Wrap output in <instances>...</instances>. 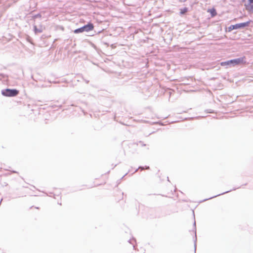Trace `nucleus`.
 <instances>
[{
  "mask_svg": "<svg viewBox=\"0 0 253 253\" xmlns=\"http://www.w3.org/2000/svg\"><path fill=\"white\" fill-rule=\"evenodd\" d=\"M19 93V91L15 89H6L2 91V94L5 96H15Z\"/></svg>",
  "mask_w": 253,
  "mask_h": 253,
  "instance_id": "1",
  "label": "nucleus"
},
{
  "mask_svg": "<svg viewBox=\"0 0 253 253\" xmlns=\"http://www.w3.org/2000/svg\"><path fill=\"white\" fill-rule=\"evenodd\" d=\"M230 62L233 66H236L241 64H245L246 63L245 57L233 60H230Z\"/></svg>",
  "mask_w": 253,
  "mask_h": 253,
  "instance_id": "2",
  "label": "nucleus"
},
{
  "mask_svg": "<svg viewBox=\"0 0 253 253\" xmlns=\"http://www.w3.org/2000/svg\"><path fill=\"white\" fill-rule=\"evenodd\" d=\"M252 21L250 20L246 22L240 23L236 24L235 25V29H243L249 26L250 24L252 23Z\"/></svg>",
  "mask_w": 253,
  "mask_h": 253,
  "instance_id": "3",
  "label": "nucleus"
},
{
  "mask_svg": "<svg viewBox=\"0 0 253 253\" xmlns=\"http://www.w3.org/2000/svg\"><path fill=\"white\" fill-rule=\"evenodd\" d=\"M246 9L250 13H253V0H248L245 4Z\"/></svg>",
  "mask_w": 253,
  "mask_h": 253,
  "instance_id": "4",
  "label": "nucleus"
},
{
  "mask_svg": "<svg viewBox=\"0 0 253 253\" xmlns=\"http://www.w3.org/2000/svg\"><path fill=\"white\" fill-rule=\"evenodd\" d=\"M84 32H89L94 29V26L93 24L88 23L87 25H85L82 27Z\"/></svg>",
  "mask_w": 253,
  "mask_h": 253,
  "instance_id": "5",
  "label": "nucleus"
},
{
  "mask_svg": "<svg viewBox=\"0 0 253 253\" xmlns=\"http://www.w3.org/2000/svg\"><path fill=\"white\" fill-rule=\"evenodd\" d=\"M208 12L211 14L212 17L215 16L217 14L216 10L214 8L210 9L208 10Z\"/></svg>",
  "mask_w": 253,
  "mask_h": 253,
  "instance_id": "6",
  "label": "nucleus"
},
{
  "mask_svg": "<svg viewBox=\"0 0 253 253\" xmlns=\"http://www.w3.org/2000/svg\"><path fill=\"white\" fill-rule=\"evenodd\" d=\"M84 32V31L83 30V27L77 29H76V30H75L74 31V32L75 34H78V33H83Z\"/></svg>",
  "mask_w": 253,
  "mask_h": 253,
  "instance_id": "7",
  "label": "nucleus"
},
{
  "mask_svg": "<svg viewBox=\"0 0 253 253\" xmlns=\"http://www.w3.org/2000/svg\"><path fill=\"white\" fill-rule=\"evenodd\" d=\"M231 63L230 62V60L225 61V62H222L220 63V65L221 66H228L231 65Z\"/></svg>",
  "mask_w": 253,
  "mask_h": 253,
  "instance_id": "8",
  "label": "nucleus"
},
{
  "mask_svg": "<svg viewBox=\"0 0 253 253\" xmlns=\"http://www.w3.org/2000/svg\"><path fill=\"white\" fill-rule=\"evenodd\" d=\"M188 11V8L187 7H184L183 8L180 9V13L182 15L186 13Z\"/></svg>",
  "mask_w": 253,
  "mask_h": 253,
  "instance_id": "9",
  "label": "nucleus"
},
{
  "mask_svg": "<svg viewBox=\"0 0 253 253\" xmlns=\"http://www.w3.org/2000/svg\"><path fill=\"white\" fill-rule=\"evenodd\" d=\"M235 27L234 25L230 26L228 28V32H231V31L235 30Z\"/></svg>",
  "mask_w": 253,
  "mask_h": 253,
  "instance_id": "10",
  "label": "nucleus"
}]
</instances>
